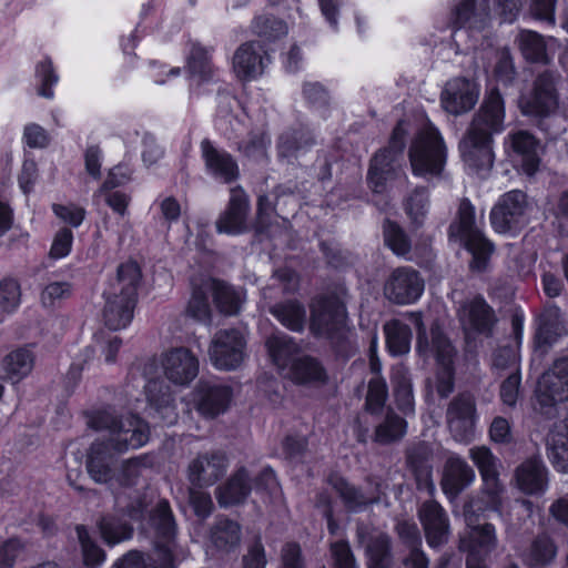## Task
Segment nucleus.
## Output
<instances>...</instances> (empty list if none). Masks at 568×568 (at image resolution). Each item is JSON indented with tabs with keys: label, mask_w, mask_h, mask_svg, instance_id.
Segmentation results:
<instances>
[{
	"label": "nucleus",
	"mask_w": 568,
	"mask_h": 568,
	"mask_svg": "<svg viewBox=\"0 0 568 568\" xmlns=\"http://www.w3.org/2000/svg\"><path fill=\"white\" fill-rule=\"evenodd\" d=\"M97 429L109 430L108 442H97L91 446L87 469L98 484H106L112 478L113 453H124L140 448L149 440V426L134 415L118 420L109 413H102L92 420Z\"/></svg>",
	"instance_id": "nucleus-1"
},
{
	"label": "nucleus",
	"mask_w": 568,
	"mask_h": 568,
	"mask_svg": "<svg viewBox=\"0 0 568 568\" xmlns=\"http://www.w3.org/2000/svg\"><path fill=\"white\" fill-rule=\"evenodd\" d=\"M505 103L498 90H490L474 114L459 143L465 164L475 173H486L495 162L494 135L505 130Z\"/></svg>",
	"instance_id": "nucleus-2"
},
{
	"label": "nucleus",
	"mask_w": 568,
	"mask_h": 568,
	"mask_svg": "<svg viewBox=\"0 0 568 568\" xmlns=\"http://www.w3.org/2000/svg\"><path fill=\"white\" fill-rule=\"evenodd\" d=\"M140 280L141 271L135 262L119 266L115 280L104 292L102 316L105 326L111 331L125 328L132 322Z\"/></svg>",
	"instance_id": "nucleus-3"
},
{
	"label": "nucleus",
	"mask_w": 568,
	"mask_h": 568,
	"mask_svg": "<svg viewBox=\"0 0 568 568\" xmlns=\"http://www.w3.org/2000/svg\"><path fill=\"white\" fill-rule=\"evenodd\" d=\"M346 288L337 286L334 292L316 298L311 305V331L314 335L328 338L341 352L351 345L345 306Z\"/></svg>",
	"instance_id": "nucleus-4"
},
{
	"label": "nucleus",
	"mask_w": 568,
	"mask_h": 568,
	"mask_svg": "<svg viewBox=\"0 0 568 568\" xmlns=\"http://www.w3.org/2000/svg\"><path fill=\"white\" fill-rule=\"evenodd\" d=\"M163 376L154 363L143 368V390H162L165 379L178 387H187L197 377L200 362L196 355L184 346L171 347L160 355Z\"/></svg>",
	"instance_id": "nucleus-5"
},
{
	"label": "nucleus",
	"mask_w": 568,
	"mask_h": 568,
	"mask_svg": "<svg viewBox=\"0 0 568 568\" xmlns=\"http://www.w3.org/2000/svg\"><path fill=\"white\" fill-rule=\"evenodd\" d=\"M408 159L415 176L429 180L442 175L447 149L433 123L427 122L417 131L408 149Z\"/></svg>",
	"instance_id": "nucleus-6"
},
{
	"label": "nucleus",
	"mask_w": 568,
	"mask_h": 568,
	"mask_svg": "<svg viewBox=\"0 0 568 568\" xmlns=\"http://www.w3.org/2000/svg\"><path fill=\"white\" fill-rule=\"evenodd\" d=\"M483 216H475V207L468 199L460 201L457 219L449 226V236L459 240L471 254L470 268L485 271L494 252V244L481 232Z\"/></svg>",
	"instance_id": "nucleus-7"
},
{
	"label": "nucleus",
	"mask_w": 568,
	"mask_h": 568,
	"mask_svg": "<svg viewBox=\"0 0 568 568\" xmlns=\"http://www.w3.org/2000/svg\"><path fill=\"white\" fill-rule=\"evenodd\" d=\"M410 322L417 328L416 351L424 358L435 357L443 364L437 374V390H453L454 378L449 362L453 355V346L438 324L430 328V341L427 336L420 313H407Z\"/></svg>",
	"instance_id": "nucleus-8"
},
{
	"label": "nucleus",
	"mask_w": 568,
	"mask_h": 568,
	"mask_svg": "<svg viewBox=\"0 0 568 568\" xmlns=\"http://www.w3.org/2000/svg\"><path fill=\"white\" fill-rule=\"evenodd\" d=\"M404 124V121H399L396 124L388 146L375 153L371 160L367 182L371 189L376 193L383 192L387 180L395 175L398 166V158L402 155L406 144L407 131Z\"/></svg>",
	"instance_id": "nucleus-9"
},
{
	"label": "nucleus",
	"mask_w": 568,
	"mask_h": 568,
	"mask_svg": "<svg viewBox=\"0 0 568 568\" xmlns=\"http://www.w3.org/2000/svg\"><path fill=\"white\" fill-rule=\"evenodd\" d=\"M525 192L511 190L503 194L490 212V223L498 233L519 232L529 221Z\"/></svg>",
	"instance_id": "nucleus-10"
},
{
	"label": "nucleus",
	"mask_w": 568,
	"mask_h": 568,
	"mask_svg": "<svg viewBox=\"0 0 568 568\" xmlns=\"http://www.w3.org/2000/svg\"><path fill=\"white\" fill-rule=\"evenodd\" d=\"M558 75L551 71L540 73L529 92L519 99V106L525 115L547 118L558 108L556 83Z\"/></svg>",
	"instance_id": "nucleus-11"
},
{
	"label": "nucleus",
	"mask_w": 568,
	"mask_h": 568,
	"mask_svg": "<svg viewBox=\"0 0 568 568\" xmlns=\"http://www.w3.org/2000/svg\"><path fill=\"white\" fill-rule=\"evenodd\" d=\"M149 523L154 530V545L164 565H170L176 558V524L169 501L161 499L151 510Z\"/></svg>",
	"instance_id": "nucleus-12"
},
{
	"label": "nucleus",
	"mask_w": 568,
	"mask_h": 568,
	"mask_svg": "<svg viewBox=\"0 0 568 568\" xmlns=\"http://www.w3.org/2000/svg\"><path fill=\"white\" fill-rule=\"evenodd\" d=\"M148 506L145 498H136L128 507L125 513H115L104 515L98 526L101 537L109 546H114L133 536L132 526L124 520L128 516L132 521L141 523L144 519V511Z\"/></svg>",
	"instance_id": "nucleus-13"
},
{
	"label": "nucleus",
	"mask_w": 568,
	"mask_h": 568,
	"mask_svg": "<svg viewBox=\"0 0 568 568\" xmlns=\"http://www.w3.org/2000/svg\"><path fill=\"white\" fill-rule=\"evenodd\" d=\"M245 345V338L240 331H219L209 348L210 359L219 369H235L243 362Z\"/></svg>",
	"instance_id": "nucleus-14"
},
{
	"label": "nucleus",
	"mask_w": 568,
	"mask_h": 568,
	"mask_svg": "<svg viewBox=\"0 0 568 568\" xmlns=\"http://www.w3.org/2000/svg\"><path fill=\"white\" fill-rule=\"evenodd\" d=\"M424 280L419 273L409 267L395 268L384 285V294L387 300L395 304H412L416 302L424 292Z\"/></svg>",
	"instance_id": "nucleus-15"
},
{
	"label": "nucleus",
	"mask_w": 568,
	"mask_h": 568,
	"mask_svg": "<svg viewBox=\"0 0 568 568\" xmlns=\"http://www.w3.org/2000/svg\"><path fill=\"white\" fill-rule=\"evenodd\" d=\"M506 152L513 162L528 176H532L540 165L539 141L528 131L508 133L504 140Z\"/></svg>",
	"instance_id": "nucleus-16"
},
{
	"label": "nucleus",
	"mask_w": 568,
	"mask_h": 568,
	"mask_svg": "<svg viewBox=\"0 0 568 568\" xmlns=\"http://www.w3.org/2000/svg\"><path fill=\"white\" fill-rule=\"evenodd\" d=\"M270 62L264 45L260 41H248L235 50L232 69L239 80L250 82L258 79Z\"/></svg>",
	"instance_id": "nucleus-17"
},
{
	"label": "nucleus",
	"mask_w": 568,
	"mask_h": 568,
	"mask_svg": "<svg viewBox=\"0 0 568 568\" xmlns=\"http://www.w3.org/2000/svg\"><path fill=\"white\" fill-rule=\"evenodd\" d=\"M476 407L473 397L459 394L447 408L448 428L456 442L469 443L475 437Z\"/></svg>",
	"instance_id": "nucleus-18"
},
{
	"label": "nucleus",
	"mask_w": 568,
	"mask_h": 568,
	"mask_svg": "<svg viewBox=\"0 0 568 568\" xmlns=\"http://www.w3.org/2000/svg\"><path fill=\"white\" fill-rule=\"evenodd\" d=\"M250 207L245 191L241 186L232 187L227 206L216 221V231L227 235L244 233L247 230Z\"/></svg>",
	"instance_id": "nucleus-19"
},
{
	"label": "nucleus",
	"mask_w": 568,
	"mask_h": 568,
	"mask_svg": "<svg viewBox=\"0 0 568 568\" xmlns=\"http://www.w3.org/2000/svg\"><path fill=\"white\" fill-rule=\"evenodd\" d=\"M229 468V458L222 452L199 455L189 465V480L196 487L214 485Z\"/></svg>",
	"instance_id": "nucleus-20"
},
{
	"label": "nucleus",
	"mask_w": 568,
	"mask_h": 568,
	"mask_svg": "<svg viewBox=\"0 0 568 568\" xmlns=\"http://www.w3.org/2000/svg\"><path fill=\"white\" fill-rule=\"evenodd\" d=\"M478 97L479 90L474 81L455 78L446 83L442 93V104L447 112L458 115L473 109Z\"/></svg>",
	"instance_id": "nucleus-21"
},
{
	"label": "nucleus",
	"mask_w": 568,
	"mask_h": 568,
	"mask_svg": "<svg viewBox=\"0 0 568 568\" xmlns=\"http://www.w3.org/2000/svg\"><path fill=\"white\" fill-rule=\"evenodd\" d=\"M200 149L206 172L214 179L232 183L239 178V165L229 152L216 148L209 139L202 140Z\"/></svg>",
	"instance_id": "nucleus-22"
},
{
	"label": "nucleus",
	"mask_w": 568,
	"mask_h": 568,
	"mask_svg": "<svg viewBox=\"0 0 568 568\" xmlns=\"http://www.w3.org/2000/svg\"><path fill=\"white\" fill-rule=\"evenodd\" d=\"M418 515L429 547L435 548L447 542L449 521L444 508L437 501H425Z\"/></svg>",
	"instance_id": "nucleus-23"
},
{
	"label": "nucleus",
	"mask_w": 568,
	"mask_h": 568,
	"mask_svg": "<svg viewBox=\"0 0 568 568\" xmlns=\"http://www.w3.org/2000/svg\"><path fill=\"white\" fill-rule=\"evenodd\" d=\"M490 21L489 3L487 0H459L452 11L450 26L459 30H483Z\"/></svg>",
	"instance_id": "nucleus-24"
},
{
	"label": "nucleus",
	"mask_w": 568,
	"mask_h": 568,
	"mask_svg": "<svg viewBox=\"0 0 568 568\" xmlns=\"http://www.w3.org/2000/svg\"><path fill=\"white\" fill-rule=\"evenodd\" d=\"M518 489L526 495L539 496L548 488V470L540 457L524 460L515 470Z\"/></svg>",
	"instance_id": "nucleus-25"
},
{
	"label": "nucleus",
	"mask_w": 568,
	"mask_h": 568,
	"mask_svg": "<svg viewBox=\"0 0 568 568\" xmlns=\"http://www.w3.org/2000/svg\"><path fill=\"white\" fill-rule=\"evenodd\" d=\"M459 316L467 334L479 333L488 336L496 322L494 310L480 296L466 302L460 307Z\"/></svg>",
	"instance_id": "nucleus-26"
},
{
	"label": "nucleus",
	"mask_w": 568,
	"mask_h": 568,
	"mask_svg": "<svg viewBox=\"0 0 568 568\" xmlns=\"http://www.w3.org/2000/svg\"><path fill=\"white\" fill-rule=\"evenodd\" d=\"M504 486L499 479L483 483L480 495L464 506V516L467 526L476 523V515L485 511H495L501 517Z\"/></svg>",
	"instance_id": "nucleus-27"
},
{
	"label": "nucleus",
	"mask_w": 568,
	"mask_h": 568,
	"mask_svg": "<svg viewBox=\"0 0 568 568\" xmlns=\"http://www.w3.org/2000/svg\"><path fill=\"white\" fill-rule=\"evenodd\" d=\"M383 235L385 245L398 257L407 261H416L419 256H427L429 245L416 244L413 248L412 242L406 232L395 222L386 220L383 224Z\"/></svg>",
	"instance_id": "nucleus-28"
},
{
	"label": "nucleus",
	"mask_w": 568,
	"mask_h": 568,
	"mask_svg": "<svg viewBox=\"0 0 568 568\" xmlns=\"http://www.w3.org/2000/svg\"><path fill=\"white\" fill-rule=\"evenodd\" d=\"M476 478L474 469L459 456H449L444 469L442 488L448 498L457 497Z\"/></svg>",
	"instance_id": "nucleus-29"
},
{
	"label": "nucleus",
	"mask_w": 568,
	"mask_h": 568,
	"mask_svg": "<svg viewBox=\"0 0 568 568\" xmlns=\"http://www.w3.org/2000/svg\"><path fill=\"white\" fill-rule=\"evenodd\" d=\"M252 491L248 473L245 467H240L230 478L216 488V499L221 507H230L242 504Z\"/></svg>",
	"instance_id": "nucleus-30"
},
{
	"label": "nucleus",
	"mask_w": 568,
	"mask_h": 568,
	"mask_svg": "<svg viewBox=\"0 0 568 568\" xmlns=\"http://www.w3.org/2000/svg\"><path fill=\"white\" fill-rule=\"evenodd\" d=\"M568 333L560 308L554 304H547L538 316L536 339L539 345L551 346L559 337Z\"/></svg>",
	"instance_id": "nucleus-31"
},
{
	"label": "nucleus",
	"mask_w": 568,
	"mask_h": 568,
	"mask_svg": "<svg viewBox=\"0 0 568 568\" xmlns=\"http://www.w3.org/2000/svg\"><path fill=\"white\" fill-rule=\"evenodd\" d=\"M33 365V353L27 347L17 348L3 357L0 378L16 385L31 373Z\"/></svg>",
	"instance_id": "nucleus-32"
},
{
	"label": "nucleus",
	"mask_w": 568,
	"mask_h": 568,
	"mask_svg": "<svg viewBox=\"0 0 568 568\" xmlns=\"http://www.w3.org/2000/svg\"><path fill=\"white\" fill-rule=\"evenodd\" d=\"M293 382L301 385L323 386L328 375L322 363L312 356L305 355L293 362V366L284 373Z\"/></svg>",
	"instance_id": "nucleus-33"
},
{
	"label": "nucleus",
	"mask_w": 568,
	"mask_h": 568,
	"mask_svg": "<svg viewBox=\"0 0 568 568\" xmlns=\"http://www.w3.org/2000/svg\"><path fill=\"white\" fill-rule=\"evenodd\" d=\"M547 456L555 469L561 473L568 471V412L548 436Z\"/></svg>",
	"instance_id": "nucleus-34"
},
{
	"label": "nucleus",
	"mask_w": 568,
	"mask_h": 568,
	"mask_svg": "<svg viewBox=\"0 0 568 568\" xmlns=\"http://www.w3.org/2000/svg\"><path fill=\"white\" fill-rule=\"evenodd\" d=\"M266 347L274 365L284 373L293 366L301 348L298 344L285 334L272 335L266 341Z\"/></svg>",
	"instance_id": "nucleus-35"
},
{
	"label": "nucleus",
	"mask_w": 568,
	"mask_h": 568,
	"mask_svg": "<svg viewBox=\"0 0 568 568\" xmlns=\"http://www.w3.org/2000/svg\"><path fill=\"white\" fill-rule=\"evenodd\" d=\"M315 144L313 134L306 128L290 129L283 132L277 141L278 155L297 158Z\"/></svg>",
	"instance_id": "nucleus-36"
},
{
	"label": "nucleus",
	"mask_w": 568,
	"mask_h": 568,
	"mask_svg": "<svg viewBox=\"0 0 568 568\" xmlns=\"http://www.w3.org/2000/svg\"><path fill=\"white\" fill-rule=\"evenodd\" d=\"M329 485L343 499L345 506L352 511L362 510L367 505L375 503L379 498L378 487L368 494L363 493L356 487L349 485L344 478L333 476L329 478Z\"/></svg>",
	"instance_id": "nucleus-37"
},
{
	"label": "nucleus",
	"mask_w": 568,
	"mask_h": 568,
	"mask_svg": "<svg viewBox=\"0 0 568 568\" xmlns=\"http://www.w3.org/2000/svg\"><path fill=\"white\" fill-rule=\"evenodd\" d=\"M386 347L392 356H403L409 353L413 333L408 324L399 318H393L384 324Z\"/></svg>",
	"instance_id": "nucleus-38"
},
{
	"label": "nucleus",
	"mask_w": 568,
	"mask_h": 568,
	"mask_svg": "<svg viewBox=\"0 0 568 568\" xmlns=\"http://www.w3.org/2000/svg\"><path fill=\"white\" fill-rule=\"evenodd\" d=\"M186 68L191 77L199 82L211 81L215 75V69L211 61V50L197 42L191 43Z\"/></svg>",
	"instance_id": "nucleus-39"
},
{
	"label": "nucleus",
	"mask_w": 568,
	"mask_h": 568,
	"mask_svg": "<svg viewBox=\"0 0 568 568\" xmlns=\"http://www.w3.org/2000/svg\"><path fill=\"white\" fill-rule=\"evenodd\" d=\"M210 290L212 291L214 304L221 313L235 315L241 311L244 301L242 292L222 281L215 280L211 282Z\"/></svg>",
	"instance_id": "nucleus-40"
},
{
	"label": "nucleus",
	"mask_w": 568,
	"mask_h": 568,
	"mask_svg": "<svg viewBox=\"0 0 568 568\" xmlns=\"http://www.w3.org/2000/svg\"><path fill=\"white\" fill-rule=\"evenodd\" d=\"M282 325L294 332H302L306 321V311L296 300L277 303L270 310Z\"/></svg>",
	"instance_id": "nucleus-41"
},
{
	"label": "nucleus",
	"mask_w": 568,
	"mask_h": 568,
	"mask_svg": "<svg viewBox=\"0 0 568 568\" xmlns=\"http://www.w3.org/2000/svg\"><path fill=\"white\" fill-rule=\"evenodd\" d=\"M516 42L523 57L530 62L547 63L546 43L539 33L530 30H521L516 37Z\"/></svg>",
	"instance_id": "nucleus-42"
},
{
	"label": "nucleus",
	"mask_w": 568,
	"mask_h": 568,
	"mask_svg": "<svg viewBox=\"0 0 568 568\" xmlns=\"http://www.w3.org/2000/svg\"><path fill=\"white\" fill-rule=\"evenodd\" d=\"M536 390H568V356L557 358L544 372Z\"/></svg>",
	"instance_id": "nucleus-43"
},
{
	"label": "nucleus",
	"mask_w": 568,
	"mask_h": 568,
	"mask_svg": "<svg viewBox=\"0 0 568 568\" xmlns=\"http://www.w3.org/2000/svg\"><path fill=\"white\" fill-rule=\"evenodd\" d=\"M469 458L478 468L484 481L499 479L500 460L486 446H476L469 449Z\"/></svg>",
	"instance_id": "nucleus-44"
},
{
	"label": "nucleus",
	"mask_w": 568,
	"mask_h": 568,
	"mask_svg": "<svg viewBox=\"0 0 568 568\" xmlns=\"http://www.w3.org/2000/svg\"><path fill=\"white\" fill-rule=\"evenodd\" d=\"M406 430V420L394 414L393 408L388 407L384 422L375 429L374 440L379 444H390L403 438Z\"/></svg>",
	"instance_id": "nucleus-45"
},
{
	"label": "nucleus",
	"mask_w": 568,
	"mask_h": 568,
	"mask_svg": "<svg viewBox=\"0 0 568 568\" xmlns=\"http://www.w3.org/2000/svg\"><path fill=\"white\" fill-rule=\"evenodd\" d=\"M557 555V548L552 540L548 536H538L528 554L525 557V561L531 566H542L551 562Z\"/></svg>",
	"instance_id": "nucleus-46"
},
{
	"label": "nucleus",
	"mask_w": 568,
	"mask_h": 568,
	"mask_svg": "<svg viewBox=\"0 0 568 568\" xmlns=\"http://www.w3.org/2000/svg\"><path fill=\"white\" fill-rule=\"evenodd\" d=\"M241 528L230 519H220L212 530V540L220 549H229L240 542Z\"/></svg>",
	"instance_id": "nucleus-47"
},
{
	"label": "nucleus",
	"mask_w": 568,
	"mask_h": 568,
	"mask_svg": "<svg viewBox=\"0 0 568 568\" xmlns=\"http://www.w3.org/2000/svg\"><path fill=\"white\" fill-rule=\"evenodd\" d=\"M77 536L82 549L83 562L90 568H97L105 560L104 551L91 539L88 529L77 526Z\"/></svg>",
	"instance_id": "nucleus-48"
},
{
	"label": "nucleus",
	"mask_w": 568,
	"mask_h": 568,
	"mask_svg": "<svg viewBox=\"0 0 568 568\" xmlns=\"http://www.w3.org/2000/svg\"><path fill=\"white\" fill-rule=\"evenodd\" d=\"M36 79L38 82V94L45 99H53L54 91L52 88L58 83L59 75L57 74L50 59L45 58L37 63Z\"/></svg>",
	"instance_id": "nucleus-49"
},
{
	"label": "nucleus",
	"mask_w": 568,
	"mask_h": 568,
	"mask_svg": "<svg viewBox=\"0 0 568 568\" xmlns=\"http://www.w3.org/2000/svg\"><path fill=\"white\" fill-rule=\"evenodd\" d=\"M428 191L426 187H416L407 197L405 211L412 222L417 226L422 225L428 212Z\"/></svg>",
	"instance_id": "nucleus-50"
},
{
	"label": "nucleus",
	"mask_w": 568,
	"mask_h": 568,
	"mask_svg": "<svg viewBox=\"0 0 568 568\" xmlns=\"http://www.w3.org/2000/svg\"><path fill=\"white\" fill-rule=\"evenodd\" d=\"M20 304V283L12 277L2 278L0 281V312L11 314L18 310Z\"/></svg>",
	"instance_id": "nucleus-51"
},
{
	"label": "nucleus",
	"mask_w": 568,
	"mask_h": 568,
	"mask_svg": "<svg viewBox=\"0 0 568 568\" xmlns=\"http://www.w3.org/2000/svg\"><path fill=\"white\" fill-rule=\"evenodd\" d=\"M270 144L271 139L265 132H251L246 140L239 143L237 150L247 158L261 160L266 156Z\"/></svg>",
	"instance_id": "nucleus-52"
},
{
	"label": "nucleus",
	"mask_w": 568,
	"mask_h": 568,
	"mask_svg": "<svg viewBox=\"0 0 568 568\" xmlns=\"http://www.w3.org/2000/svg\"><path fill=\"white\" fill-rule=\"evenodd\" d=\"M389 538L384 534L377 535L367 545L368 568H386L388 565Z\"/></svg>",
	"instance_id": "nucleus-53"
},
{
	"label": "nucleus",
	"mask_w": 568,
	"mask_h": 568,
	"mask_svg": "<svg viewBox=\"0 0 568 568\" xmlns=\"http://www.w3.org/2000/svg\"><path fill=\"white\" fill-rule=\"evenodd\" d=\"M253 30L267 40H274L287 33L286 24L275 17H257L254 20Z\"/></svg>",
	"instance_id": "nucleus-54"
},
{
	"label": "nucleus",
	"mask_w": 568,
	"mask_h": 568,
	"mask_svg": "<svg viewBox=\"0 0 568 568\" xmlns=\"http://www.w3.org/2000/svg\"><path fill=\"white\" fill-rule=\"evenodd\" d=\"M227 403V393H203L197 410L205 417H214L226 409Z\"/></svg>",
	"instance_id": "nucleus-55"
},
{
	"label": "nucleus",
	"mask_w": 568,
	"mask_h": 568,
	"mask_svg": "<svg viewBox=\"0 0 568 568\" xmlns=\"http://www.w3.org/2000/svg\"><path fill=\"white\" fill-rule=\"evenodd\" d=\"M186 314L199 321L209 322L211 317V308L205 292L197 287L194 288L186 307Z\"/></svg>",
	"instance_id": "nucleus-56"
},
{
	"label": "nucleus",
	"mask_w": 568,
	"mask_h": 568,
	"mask_svg": "<svg viewBox=\"0 0 568 568\" xmlns=\"http://www.w3.org/2000/svg\"><path fill=\"white\" fill-rule=\"evenodd\" d=\"M149 467H151V462L146 455L130 458L122 464L120 481L124 485H132Z\"/></svg>",
	"instance_id": "nucleus-57"
},
{
	"label": "nucleus",
	"mask_w": 568,
	"mask_h": 568,
	"mask_svg": "<svg viewBox=\"0 0 568 568\" xmlns=\"http://www.w3.org/2000/svg\"><path fill=\"white\" fill-rule=\"evenodd\" d=\"M52 211L57 217L72 227H79L85 219L84 207L74 204H52Z\"/></svg>",
	"instance_id": "nucleus-58"
},
{
	"label": "nucleus",
	"mask_w": 568,
	"mask_h": 568,
	"mask_svg": "<svg viewBox=\"0 0 568 568\" xmlns=\"http://www.w3.org/2000/svg\"><path fill=\"white\" fill-rule=\"evenodd\" d=\"M132 169L128 164L120 163L113 166L100 187V193L112 191L115 187L129 183L132 179Z\"/></svg>",
	"instance_id": "nucleus-59"
},
{
	"label": "nucleus",
	"mask_w": 568,
	"mask_h": 568,
	"mask_svg": "<svg viewBox=\"0 0 568 568\" xmlns=\"http://www.w3.org/2000/svg\"><path fill=\"white\" fill-rule=\"evenodd\" d=\"M73 233L68 227L60 229L52 241L49 257L52 260H60L67 257L72 248Z\"/></svg>",
	"instance_id": "nucleus-60"
},
{
	"label": "nucleus",
	"mask_w": 568,
	"mask_h": 568,
	"mask_svg": "<svg viewBox=\"0 0 568 568\" xmlns=\"http://www.w3.org/2000/svg\"><path fill=\"white\" fill-rule=\"evenodd\" d=\"M303 95L315 110H325L329 103L327 90L318 82H305L303 85Z\"/></svg>",
	"instance_id": "nucleus-61"
},
{
	"label": "nucleus",
	"mask_w": 568,
	"mask_h": 568,
	"mask_svg": "<svg viewBox=\"0 0 568 568\" xmlns=\"http://www.w3.org/2000/svg\"><path fill=\"white\" fill-rule=\"evenodd\" d=\"M22 549L23 545L19 539L0 540V568H13Z\"/></svg>",
	"instance_id": "nucleus-62"
},
{
	"label": "nucleus",
	"mask_w": 568,
	"mask_h": 568,
	"mask_svg": "<svg viewBox=\"0 0 568 568\" xmlns=\"http://www.w3.org/2000/svg\"><path fill=\"white\" fill-rule=\"evenodd\" d=\"M470 527L473 528V537L483 550L490 552L496 548L497 536L494 525L485 524L483 526H475L474 523Z\"/></svg>",
	"instance_id": "nucleus-63"
},
{
	"label": "nucleus",
	"mask_w": 568,
	"mask_h": 568,
	"mask_svg": "<svg viewBox=\"0 0 568 568\" xmlns=\"http://www.w3.org/2000/svg\"><path fill=\"white\" fill-rule=\"evenodd\" d=\"M336 568H357L349 546L345 541H337L331 546Z\"/></svg>",
	"instance_id": "nucleus-64"
}]
</instances>
